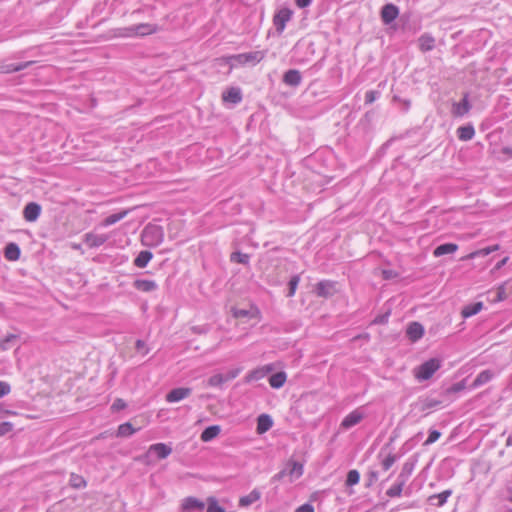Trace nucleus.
<instances>
[{
    "label": "nucleus",
    "mask_w": 512,
    "mask_h": 512,
    "mask_svg": "<svg viewBox=\"0 0 512 512\" xmlns=\"http://www.w3.org/2000/svg\"><path fill=\"white\" fill-rule=\"evenodd\" d=\"M440 367L441 364L438 359H429L414 369V376L418 381L428 380Z\"/></svg>",
    "instance_id": "39448f33"
},
{
    "label": "nucleus",
    "mask_w": 512,
    "mask_h": 512,
    "mask_svg": "<svg viewBox=\"0 0 512 512\" xmlns=\"http://www.w3.org/2000/svg\"><path fill=\"white\" fill-rule=\"evenodd\" d=\"M286 379L287 375L285 372H277L270 376L269 384L272 388L279 389L285 384Z\"/></svg>",
    "instance_id": "c756f323"
},
{
    "label": "nucleus",
    "mask_w": 512,
    "mask_h": 512,
    "mask_svg": "<svg viewBox=\"0 0 512 512\" xmlns=\"http://www.w3.org/2000/svg\"><path fill=\"white\" fill-rule=\"evenodd\" d=\"M441 436V433L438 430H430L429 436L424 442L425 446L431 445L436 442Z\"/></svg>",
    "instance_id": "de8ad7c7"
},
{
    "label": "nucleus",
    "mask_w": 512,
    "mask_h": 512,
    "mask_svg": "<svg viewBox=\"0 0 512 512\" xmlns=\"http://www.w3.org/2000/svg\"><path fill=\"white\" fill-rule=\"evenodd\" d=\"M387 318H388V314L382 316V317H378L375 319V322L376 323H385L387 321Z\"/></svg>",
    "instance_id": "e2e57ef3"
},
{
    "label": "nucleus",
    "mask_w": 512,
    "mask_h": 512,
    "mask_svg": "<svg viewBox=\"0 0 512 512\" xmlns=\"http://www.w3.org/2000/svg\"><path fill=\"white\" fill-rule=\"evenodd\" d=\"M419 48L421 49V51H430L433 49L434 47V43H435V40L432 36L430 35H422L419 40Z\"/></svg>",
    "instance_id": "72a5a7b5"
},
{
    "label": "nucleus",
    "mask_w": 512,
    "mask_h": 512,
    "mask_svg": "<svg viewBox=\"0 0 512 512\" xmlns=\"http://www.w3.org/2000/svg\"><path fill=\"white\" fill-rule=\"evenodd\" d=\"M141 236L145 246L156 247L163 242L164 232L161 226L149 224L143 229Z\"/></svg>",
    "instance_id": "f03ea898"
},
{
    "label": "nucleus",
    "mask_w": 512,
    "mask_h": 512,
    "mask_svg": "<svg viewBox=\"0 0 512 512\" xmlns=\"http://www.w3.org/2000/svg\"><path fill=\"white\" fill-rule=\"evenodd\" d=\"M475 135V130L472 125L460 126L457 129V136L462 141H469Z\"/></svg>",
    "instance_id": "cd10ccee"
},
{
    "label": "nucleus",
    "mask_w": 512,
    "mask_h": 512,
    "mask_svg": "<svg viewBox=\"0 0 512 512\" xmlns=\"http://www.w3.org/2000/svg\"><path fill=\"white\" fill-rule=\"evenodd\" d=\"M293 11L290 8L283 7L273 16V25L278 35H281L286 28V24L292 19Z\"/></svg>",
    "instance_id": "0eeeda50"
},
{
    "label": "nucleus",
    "mask_w": 512,
    "mask_h": 512,
    "mask_svg": "<svg viewBox=\"0 0 512 512\" xmlns=\"http://www.w3.org/2000/svg\"><path fill=\"white\" fill-rule=\"evenodd\" d=\"M503 299H505V291H504V287L501 286L498 289V300H503Z\"/></svg>",
    "instance_id": "13d9d810"
},
{
    "label": "nucleus",
    "mask_w": 512,
    "mask_h": 512,
    "mask_svg": "<svg viewBox=\"0 0 512 512\" xmlns=\"http://www.w3.org/2000/svg\"><path fill=\"white\" fill-rule=\"evenodd\" d=\"M266 52L265 51H251L246 53H240L236 55H232L229 57V60L232 62V65L238 64V65H256L257 63L261 62L265 58Z\"/></svg>",
    "instance_id": "20e7f679"
},
{
    "label": "nucleus",
    "mask_w": 512,
    "mask_h": 512,
    "mask_svg": "<svg viewBox=\"0 0 512 512\" xmlns=\"http://www.w3.org/2000/svg\"><path fill=\"white\" fill-rule=\"evenodd\" d=\"M383 274H384L385 278H389V276H390V273H388L387 271H383Z\"/></svg>",
    "instance_id": "69168bd1"
},
{
    "label": "nucleus",
    "mask_w": 512,
    "mask_h": 512,
    "mask_svg": "<svg viewBox=\"0 0 512 512\" xmlns=\"http://www.w3.org/2000/svg\"><path fill=\"white\" fill-rule=\"evenodd\" d=\"M404 486L405 483H402L397 480V482L386 491V495L391 498L400 497L402 495Z\"/></svg>",
    "instance_id": "c9c22d12"
},
{
    "label": "nucleus",
    "mask_w": 512,
    "mask_h": 512,
    "mask_svg": "<svg viewBox=\"0 0 512 512\" xmlns=\"http://www.w3.org/2000/svg\"><path fill=\"white\" fill-rule=\"evenodd\" d=\"M32 61L22 62V63H6L0 65V73L2 74H9L13 72H18L23 69H26L30 65H32Z\"/></svg>",
    "instance_id": "f3484780"
},
{
    "label": "nucleus",
    "mask_w": 512,
    "mask_h": 512,
    "mask_svg": "<svg viewBox=\"0 0 512 512\" xmlns=\"http://www.w3.org/2000/svg\"><path fill=\"white\" fill-rule=\"evenodd\" d=\"M508 261V257L503 258L500 262L497 263L496 268L500 269L503 267Z\"/></svg>",
    "instance_id": "680f3d73"
},
{
    "label": "nucleus",
    "mask_w": 512,
    "mask_h": 512,
    "mask_svg": "<svg viewBox=\"0 0 512 512\" xmlns=\"http://www.w3.org/2000/svg\"><path fill=\"white\" fill-rule=\"evenodd\" d=\"M439 404H440V402L438 400H434V399L427 400L422 404V410L424 411L427 409L434 408V407L438 406Z\"/></svg>",
    "instance_id": "5fc2aeb1"
},
{
    "label": "nucleus",
    "mask_w": 512,
    "mask_h": 512,
    "mask_svg": "<svg viewBox=\"0 0 512 512\" xmlns=\"http://www.w3.org/2000/svg\"><path fill=\"white\" fill-rule=\"evenodd\" d=\"M16 339V336L13 334H10L6 336L3 340L0 342V349L5 351L11 348V342H13Z\"/></svg>",
    "instance_id": "49530a36"
},
{
    "label": "nucleus",
    "mask_w": 512,
    "mask_h": 512,
    "mask_svg": "<svg viewBox=\"0 0 512 512\" xmlns=\"http://www.w3.org/2000/svg\"><path fill=\"white\" fill-rule=\"evenodd\" d=\"M377 96H378L377 92L372 91V90L367 91L365 94V102L367 104H371L376 100Z\"/></svg>",
    "instance_id": "864d4df0"
},
{
    "label": "nucleus",
    "mask_w": 512,
    "mask_h": 512,
    "mask_svg": "<svg viewBox=\"0 0 512 512\" xmlns=\"http://www.w3.org/2000/svg\"><path fill=\"white\" fill-rule=\"evenodd\" d=\"M369 477H370L369 485H370L372 482H374V481H376V480L378 479V475H377V473H376V472H370Z\"/></svg>",
    "instance_id": "052dcab7"
},
{
    "label": "nucleus",
    "mask_w": 512,
    "mask_h": 512,
    "mask_svg": "<svg viewBox=\"0 0 512 512\" xmlns=\"http://www.w3.org/2000/svg\"><path fill=\"white\" fill-rule=\"evenodd\" d=\"M221 432V428L219 425H212L207 427L202 433H201V440L203 442H209L216 438Z\"/></svg>",
    "instance_id": "393cba45"
},
{
    "label": "nucleus",
    "mask_w": 512,
    "mask_h": 512,
    "mask_svg": "<svg viewBox=\"0 0 512 512\" xmlns=\"http://www.w3.org/2000/svg\"><path fill=\"white\" fill-rule=\"evenodd\" d=\"M261 497V492L258 489H253L248 495L242 496L239 499L240 507H247L258 501Z\"/></svg>",
    "instance_id": "5701e85b"
},
{
    "label": "nucleus",
    "mask_w": 512,
    "mask_h": 512,
    "mask_svg": "<svg viewBox=\"0 0 512 512\" xmlns=\"http://www.w3.org/2000/svg\"><path fill=\"white\" fill-rule=\"evenodd\" d=\"M225 382H226V380H225L224 374H220V373L211 376L207 381L208 385L211 387H219Z\"/></svg>",
    "instance_id": "a19ab883"
},
{
    "label": "nucleus",
    "mask_w": 512,
    "mask_h": 512,
    "mask_svg": "<svg viewBox=\"0 0 512 512\" xmlns=\"http://www.w3.org/2000/svg\"><path fill=\"white\" fill-rule=\"evenodd\" d=\"M399 15V9L394 4H386L381 9V19L383 23L390 24Z\"/></svg>",
    "instance_id": "4468645a"
},
{
    "label": "nucleus",
    "mask_w": 512,
    "mask_h": 512,
    "mask_svg": "<svg viewBox=\"0 0 512 512\" xmlns=\"http://www.w3.org/2000/svg\"><path fill=\"white\" fill-rule=\"evenodd\" d=\"M13 429V424L10 422H0V436H4L7 433L11 432Z\"/></svg>",
    "instance_id": "09e8293b"
},
{
    "label": "nucleus",
    "mask_w": 512,
    "mask_h": 512,
    "mask_svg": "<svg viewBox=\"0 0 512 512\" xmlns=\"http://www.w3.org/2000/svg\"><path fill=\"white\" fill-rule=\"evenodd\" d=\"M153 254L150 251H141L138 256L134 259V265L138 268H144L147 266L149 261L152 259Z\"/></svg>",
    "instance_id": "7c9ffc66"
},
{
    "label": "nucleus",
    "mask_w": 512,
    "mask_h": 512,
    "mask_svg": "<svg viewBox=\"0 0 512 512\" xmlns=\"http://www.w3.org/2000/svg\"><path fill=\"white\" fill-rule=\"evenodd\" d=\"M11 391L10 385L5 381H0V398L9 394Z\"/></svg>",
    "instance_id": "3c124183"
},
{
    "label": "nucleus",
    "mask_w": 512,
    "mask_h": 512,
    "mask_svg": "<svg viewBox=\"0 0 512 512\" xmlns=\"http://www.w3.org/2000/svg\"><path fill=\"white\" fill-rule=\"evenodd\" d=\"M144 348H145V343H144V341H142V340H137V341H136V349H137L138 351H141V350H142V349H144Z\"/></svg>",
    "instance_id": "bf43d9fd"
},
{
    "label": "nucleus",
    "mask_w": 512,
    "mask_h": 512,
    "mask_svg": "<svg viewBox=\"0 0 512 512\" xmlns=\"http://www.w3.org/2000/svg\"><path fill=\"white\" fill-rule=\"evenodd\" d=\"M125 407H126V403L124 402V400L118 398L113 402L111 409L113 411H120V410L124 409Z\"/></svg>",
    "instance_id": "603ef678"
},
{
    "label": "nucleus",
    "mask_w": 512,
    "mask_h": 512,
    "mask_svg": "<svg viewBox=\"0 0 512 512\" xmlns=\"http://www.w3.org/2000/svg\"><path fill=\"white\" fill-rule=\"evenodd\" d=\"M359 480H360L359 472L355 469L350 470L347 474L346 485L354 486L359 483Z\"/></svg>",
    "instance_id": "79ce46f5"
},
{
    "label": "nucleus",
    "mask_w": 512,
    "mask_h": 512,
    "mask_svg": "<svg viewBox=\"0 0 512 512\" xmlns=\"http://www.w3.org/2000/svg\"><path fill=\"white\" fill-rule=\"evenodd\" d=\"M249 257L247 254H242L240 252H235L231 254V261L246 264L248 263Z\"/></svg>",
    "instance_id": "a18cd8bd"
},
{
    "label": "nucleus",
    "mask_w": 512,
    "mask_h": 512,
    "mask_svg": "<svg viewBox=\"0 0 512 512\" xmlns=\"http://www.w3.org/2000/svg\"><path fill=\"white\" fill-rule=\"evenodd\" d=\"M273 426L272 418L268 414H261L257 418V428L256 431L258 434H263L271 429Z\"/></svg>",
    "instance_id": "6ab92c4d"
},
{
    "label": "nucleus",
    "mask_w": 512,
    "mask_h": 512,
    "mask_svg": "<svg viewBox=\"0 0 512 512\" xmlns=\"http://www.w3.org/2000/svg\"><path fill=\"white\" fill-rule=\"evenodd\" d=\"M303 475V465L299 462L290 461L286 467L279 473L275 474L272 478L273 481H280L288 477L290 483L299 479Z\"/></svg>",
    "instance_id": "7ed1b4c3"
},
{
    "label": "nucleus",
    "mask_w": 512,
    "mask_h": 512,
    "mask_svg": "<svg viewBox=\"0 0 512 512\" xmlns=\"http://www.w3.org/2000/svg\"><path fill=\"white\" fill-rule=\"evenodd\" d=\"M108 240V236L105 234H97L89 232L84 235V243L89 248H97L103 245Z\"/></svg>",
    "instance_id": "ddd939ff"
},
{
    "label": "nucleus",
    "mask_w": 512,
    "mask_h": 512,
    "mask_svg": "<svg viewBox=\"0 0 512 512\" xmlns=\"http://www.w3.org/2000/svg\"><path fill=\"white\" fill-rule=\"evenodd\" d=\"M205 507L206 503L204 501L193 496L183 498L180 503L181 512L203 511Z\"/></svg>",
    "instance_id": "6e6552de"
},
{
    "label": "nucleus",
    "mask_w": 512,
    "mask_h": 512,
    "mask_svg": "<svg viewBox=\"0 0 512 512\" xmlns=\"http://www.w3.org/2000/svg\"><path fill=\"white\" fill-rule=\"evenodd\" d=\"M128 212H129L128 210H122L118 213L109 215L102 221L101 226L108 227V226H111V225L119 222L120 220H122L123 218H125L127 216Z\"/></svg>",
    "instance_id": "c85d7f7f"
},
{
    "label": "nucleus",
    "mask_w": 512,
    "mask_h": 512,
    "mask_svg": "<svg viewBox=\"0 0 512 512\" xmlns=\"http://www.w3.org/2000/svg\"><path fill=\"white\" fill-rule=\"evenodd\" d=\"M133 287L142 292H152L158 289V284L154 280L136 279Z\"/></svg>",
    "instance_id": "a211bd4d"
},
{
    "label": "nucleus",
    "mask_w": 512,
    "mask_h": 512,
    "mask_svg": "<svg viewBox=\"0 0 512 512\" xmlns=\"http://www.w3.org/2000/svg\"><path fill=\"white\" fill-rule=\"evenodd\" d=\"M236 316H246L247 312L245 310H240L235 313Z\"/></svg>",
    "instance_id": "0e129e2a"
},
{
    "label": "nucleus",
    "mask_w": 512,
    "mask_h": 512,
    "mask_svg": "<svg viewBox=\"0 0 512 512\" xmlns=\"http://www.w3.org/2000/svg\"><path fill=\"white\" fill-rule=\"evenodd\" d=\"M192 393V389L188 387H179L172 389L167 395H166V401L169 403L179 402L188 396H190Z\"/></svg>",
    "instance_id": "f8f14e48"
},
{
    "label": "nucleus",
    "mask_w": 512,
    "mask_h": 512,
    "mask_svg": "<svg viewBox=\"0 0 512 512\" xmlns=\"http://www.w3.org/2000/svg\"><path fill=\"white\" fill-rule=\"evenodd\" d=\"M295 512H314V507L311 504L306 503V504L299 506L295 510Z\"/></svg>",
    "instance_id": "6e6d98bb"
},
{
    "label": "nucleus",
    "mask_w": 512,
    "mask_h": 512,
    "mask_svg": "<svg viewBox=\"0 0 512 512\" xmlns=\"http://www.w3.org/2000/svg\"><path fill=\"white\" fill-rule=\"evenodd\" d=\"M299 282H300V276L299 275H294L290 279V281H289V292L287 294L288 297H293L294 296Z\"/></svg>",
    "instance_id": "c03bdc74"
},
{
    "label": "nucleus",
    "mask_w": 512,
    "mask_h": 512,
    "mask_svg": "<svg viewBox=\"0 0 512 512\" xmlns=\"http://www.w3.org/2000/svg\"><path fill=\"white\" fill-rule=\"evenodd\" d=\"M414 468H415L414 461H406L402 466L401 472L399 473L397 480L406 484V482L409 479V477L411 476Z\"/></svg>",
    "instance_id": "b1692460"
},
{
    "label": "nucleus",
    "mask_w": 512,
    "mask_h": 512,
    "mask_svg": "<svg viewBox=\"0 0 512 512\" xmlns=\"http://www.w3.org/2000/svg\"><path fill=\"white\" fill-rule=\"evenodd\" d=\"M207 512H226L225 509L219 504L216 497L210 496L206 499Z\"/></svg>",
    "instance_id": "f704fd0d"
},
{
    "label": "nucleus",
    "mask_w": 512,
    "mask_h": 512,
    "mask_svg": "<svg viewBox=\"0 0 512 512\" xmlns=\"http://www.w3.org/2000/svg\"><path fill=\"white\" fill-rule=\"evenodd\" d=\"M336 291V283L329 280L320 281L315 288L317 296L325 298L333 296Z\"/></svg>",
    "instance_id": "1a4fd4ad"
},
{
    "label": "nucleus",
    "mask_w": 512,
    "mask_h": 512,
    "mask_svg": "<svg viewBox=\"0 0 512 512\" xmlns=\"http://www.w3.org/2000/svg\"><path fill=\"white\" fill-rule=\"evenodd\" d=\"M450 495H451V491L445 490L439 494H435V495L431 496L430 500L431 501L437 500L436 505L440 507V506H443L447 502Z\"/></svg>",
    "instance_id": "58836bf2"
},
{
    "label": "nucleus",
    "mask_w": 512,
    "mask_h": 512,
    "mask_svg": "<svg viewBox=\"0 0 512 512\" xmlns=\"http://www.w3.org/2000/svg\"><path fill=\"white\" fill-rule=\"evenodd\" d=\"M158 31V27L151 23H141L115 29V36L122 38H131L138 36H147Z\"/></svg>",
    "instance_id": "f257e3e1"
},
{
    "label": "nucleus",
    "mask_w": 512,
    "mask_h": 512,
    "mask_svg": "<svg viewBox=\"0 0 512 512\" xmlns=\"http://www.w3.org/2000/svg\"><path fill=\"white\" fill-rule=\"evenodd\" d=\"M470 109L471 105L469 103L468 94H465L460 102H454L452 104L451 114L454 117H462L467 114Z\"/></svg>",
    "instance_id": "9b49d317"
},
{
    "label": "nucleus",
    "mask_w": 512,
    "mask_h": 512,
    "mask_svg": "<svg viewBox=\"0 0 512 512\" xmlns=\"http://www.w3.org/2000/svg\"><path fill=\"white\" fill-rule=\"evenodd\" d=\"M136 432V429L132 427L130 423L121 424L117 429L118 437H129Z\"/></svg>",
    "instance_id": "4c0bfd02"
},
{
    "label": "nucleus",
    "mask_w": 512,
    "mask_h": 512,
    "mask_svg": "<svg viewBox=\"0 0 512 512\" xmlns=\"http://www.w3.org/2000/svg\"><path fill=\"white\" fill-rule=\"evenodd\" d=\"M70 484L74 488H82L86 486V482L84 478L77 474H71L70 476Z\"/></svg>",
    "instance_id": "37998d69"
},
{
    "label": "nucleus",
    "mask_w": 512,
    "mask_h": 512,
    "mask_svg": "<svg viewBox=\"0 0 512 512\" xmlns=\"http://www.w3.org/2000/svg\"><path fill=\"white\" fill-rule=\"evenodd\" d=\"M397 460H398V457L395 454L389 453L388 455H386L383 458V460L381 461V466H382L383 470L384 471L389 470Z\"/></svg>",
    "instance_id": "ea45409f"
},
{
    "label": "nucleus",
    "mask_w": 512,
    "mask_h": 512,
    "mask_svg": "<svg viewBox=\"0 0 512 512\" xmlns=\"http://www.w3.org/2000/svg\"><path fill=\"white\" fill-rule=\"evenodd\" d=\"M5 258L9 261H16L20 257V248L15 243H9L5 247L4 251Z\"/></svg>",
    "instance_id": "bb28decb"
},
{
    "label": "nucleus",
    "mask_w": 512,
    "mask_h": 512,
    "mask_svg": "<svg viewBox=\"0 0 512 512\" xmlns=\"http://www.w3.org/2000/svg\"><path fill=\"white\" fill-rule=\"evenodd\" d=\"M41 212V207L35 202L28 203L23 211V215L26 221L34 222L38 219Z\"/></svg>",
    "instance_id": "dca6fc26"
},
{
    "label": "nucleus",
    "mask_w": 512,
    "mask_h": 512,
    "mask_svg": "<svg viewBox=\"0 0 512 512\" xmlns=\"http://www.w3.org/2000/svg\"><path fill=\"white\" fill-rule=\"evenodd\" d=\"M498 249H499V245L489 246V247H486V248H483V249H480V250H477V251H474V252L470 253L467 256V258L474 259V258H476L478 256H487L490 253H492L494 251H497Z\"/></svg>",
    "instance_id": "e433bc0d"
},
{
    "label": "nucleus",
    "mask_w": 512,
    "mask_h": 512,
    "mask_svg": "<svg viewBox=\"0 0 512 512\" xmlns=\"http://www.w3.org/2000/svg\"><path fill=\"white\" fill-rule=\"evenodd\" d=\"M273 370V367L271 365H265L263 367L257 368L253 371H251L247 376L246 380L248 382L250 381H256L264 378L268 373H270Z\"/></svg>",
    "instance_id": "aec40b11"
},
{
    "label": "nucleus",
    "mask_w": 512,
    "mask_h": 512,
    "mask_svg": "<svg viewBox=\"0 0 512 512\" xmlns=\"http://www.w3.org/2000/svg\"><path fill=\"white\" fill-rule=\"evenodd\" d=\"M240 372H241V368H234V369L229 370L226 374H224L226 382L236 378Z\"/></svg>",
    "instance_id": "8fccbe9b"
},
{
    "label": "nucleus",
    "mask_w": 512,
    "mask_h": 512,
    "mask_svg": "<svg viewBox=\"0 0 512 512\" xmlns=\"http://www.w3.org/2000/svg\"><path fill=\"white\" fill-rule=\"evenodd\" d=\"M424 334L423 326L418 322H412L407 328V336L412 341L419 340Z\"/></svg>",
    "instance_id": "412c9836"
},
{
    "label": "nucleus",
    "mask_w": 512,
    "mask_h": 512,
    "mask_svg": "<svg viewBox=\"0 0 512 512\" xmlns=\"http://www.w3.org/2000/svg\"><path fill=\"white\" fill-rule=\"evenodd\" d=\"M312 0H295L296 5L299 8L308 7L311 4Z\"/></svg>",
    "instance_id": "4d7b16f0"
},
{
    "label": "nucleus",
    "mask_w": 512,
    "mask_h": 512,
    "mask_svg": "<svg viewBox=\"0 0 512 512\" xmlns=\"http://www.w3.org/2000/svg\"><path fill=\"white\" fill-rule=\"evenodd\" d=\"M302 77L298 70L291 69L285 72L283 81L285 84L290 86H298L301 83Z\"/></svg>",
    "instance_id": "4be33fe9"
},
{
    "label": "nucleus",
    "mask_w": 512,
    "mask_h": 512,
    "mask_svg": "<svg viewBox=\"0 0 512 512\" xmlns=\"http://www.w3.org/2000/svg\"><path fill=\"white\" fill-rule=\"evenodd\" d=\"M482 308H483V303L482 302H476L474 304H470V305L465 306L462 309L461 315L463 316V318H469V317L479 313L482 310Z\"/></svg>",
    "instance_id": "2f4dec72"
},
{
    "label": "nucleus",
    "mask_w": 512,
    "mask_h": 512,
    "mask_svg": "<svg viewBox=\"0 0 512 512\" xmlns=\"http://www.w3.org/2000/svg\"><path fill=\"white\" fill-rule=\"evenodd\" d=\"M457 249H458V246L456 244L445 243V244H442V245H439L438 247H436L435 250L433 251V255L435 257H440V256H443L446 254L454 253L457 251Z\"/></svg>",
    "instance_id": "a878e982"
},
{
    "label": "nucleus",
    "mask_w": 512,
    "mask_h": 512,
    "mask_svg": "<svg viewBox=\"0 0 512 512\" xmlns=\"http://www.w3.org/2000/svg\"><path fill=\"white\" fill-rule=\"evenodd\" d=\"M363 418L364 413L360 409H355L344 417L340 426L345 430L350 429L353 426L359 424Z\"/></svg>",
    "instance_id": "9d476101"
},
{
    "label": "nucleus",
    "mask_w": 512,
    "mask_h": 512,
    "mask_svg": "<svg viewBox=\"0 0 512 512\" xmlns=\"http://www.w3.org/2000/svg\"><path fill=\"white\" fill-rule=\"evenodd\" d=\"M172 453L171 446L165 443H156L152 444L148 451L140 457V460L146 464H150L152 462V455H155L158 459H165Z\"/></svg>",
    "instance_id": "423d86ee"
},
{
    "label": "nucleus",
    "mask_w": 512,
    "mask_h": 512,
    "mask_svg": "<svg viewBox=\"0 0 512 512\" xmlns=\"http://www.w3.org/2000/svg\"><path fill=\"white\" fill-rule=\"evenodd\" d=\"M493 378V373L490 370L481 371L473 381V387L477 388L489 382Z\"/></svg>",
    "instance_id": "473e14b6"
},
{
    "label": "nucleus",
    "mask_w": 512,
    "mask_h": 512,
    "mask_svg": "<svg viewBox=\"0 0 512 512\" xmlns=\"http://www.w3.org/2000/svg\"><path fill=\"white\" fill-rule=\"evenodd\" d=\"M225 103L238 104L242 101V92L238 87H230L222 94Z\"/></svg>",
    "instance_id": "2eb2a0df"
}]
</instances>
